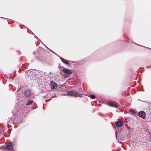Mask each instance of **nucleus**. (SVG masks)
I'll use <instances>...</instances> for the list:
<instances>
[{"label": "nucleus", "instance_id": "obj_4", "mask_svg": "<svg viewBox=\"0 0 151 151\" xmlns=\"http://www.w3.org/2000/svg\"><path fill=\"white\" fill-rule=\"evenodd\" d=\"M138 114L139 116L141 117L142 119H144L145 117L146 113L144 111H140L138 113Z\"/></svg>", "mask_w": 151, "mask_h": 151}, {"label": "nucleus", "instance_id": "obj_8", "mask_svg": "<svg viewBox=\"0 0 151 151\" xmlns=\"http://www.w3.org/2000/svg\"><path fill=\"white\" fill-rule=\"evenodd\" d=\"M25 95L27 97H28L29 98H30L31 97L30 96L31 95L29 91H27L25 92Z\"/></svg>", "mask_w": 151, "mask_h": 151}, {"label": "nucleus", "instance_id": "obj_10", "mask_svg": "<svg viewBox=\"0 0 151 151\" xmlns=\"http://www.w3.org/2000/svg\"><path fill=\"white\" fill-rule=\"evenodd\" d=\"M33 102V101H32L29 100H28V101H27V102L26 104V105L27 106H28L29 105H30Z\"/></svg>", "mask_w": 151, "mask_h": 151}, {"label": "nucleus", "instance_id": "obj_5", "mask_svg": "<svg viewBox=\"0 0 151 151\" xmlns=\"http://www.w3.org/2000/svg\"><path fill=\"white\" fill-rule=\"evenodd\" d=\"M116 125L117 127H121L124 124L123 121L119 120L115 122Z\"/></svg>", "mask_w": 151, "mask_h": 151}, {"label": "nucleus", "instance_id": "obj_16", "mask_svg": "<svg viewBox=\"0 0 151 151\" xmlns=\"http://www.w3.org/2000/svg\"><path fill=\"white\" fill-rule=\"evenodd\" d=\"M64 75L65 77L66 76V75L65 74H64Z\"/></svg>", "mask_w": 151, "mask_h": 151}, {"label": "nucleus", "instance_id": "obj_1", "mask_svg": "<svg viewBox=\"0 0 151 151\" xmlns=\"http://www.w3.org/2000/svg\"><path fill=\"white\" fill-rule=\"evenodd\" d=\"M67 94L69 95L73 96L74 97H81L82 94L78 93L76 91H67Z\"/></svg>", "mask_w": 151, "mask_h": 151}, {"label": "nucleus", "instance_id": "obj_2", "mask_svg": "<svg viewBox=\"0 0 151 151\" xmlns=\"http://www.w3.org/2000/svg\"><path fill=\"white\" fill-rule=\"evenodd\" d=\"M50 84L51 86V88L52 90L55 89L57 87V83L54 81H51Z\"/></svg>", "mask_w": 151, "mask_h": 151}, {"label": "nucleus", "instance_id": "obj_7", "mask_svg": "<svg viewBox=\"0 0 151 151\" xmlns=\"http://www.w3.org/2000/svg\"><path fill=\"white\" fill-rule=\"evenodd\" d=\"M107 104L108 105L110 106L114 107L116 108H117L118 107V106L114 105L112 103L108 102L107 103Z\"/></svg>", "mask_w": 151, "mask_h": 151}, {"label": "nucleus", "instance_id": "obj_6", "mask_svg": "<svg viewBox=\"0 0 151 151\" xmlns=\"http://www.w3.org/2000/svg\"><path fill=\"white\" fill-rule=\"evenodd\" d=\"M62 71L64 72L65 73H66L69 74H70L72 73V72L71 70H69L68 69L64 68L63 69Z\"/></svg>", "mask_w": 151, "mask_h": 151}, {"label": "nucleus", "instance_id": "obj_9", "mask_svg": "<svg viewBox=\"0 0 151 151\" xmlns=\"http://www.w3.org/2000/svg\"><path fill=\"white\" fill-rule=\"evenodd\" d=\"M60 59H61V60L62 61L63 63H64V64H65L66 65H68L69 63V62L68 61L66 60H65L63 58H60Z\"/></svg>", "mask_w": 151, "mask_h": 151}, {"label": "nucleus", "instance_id": "obj_11", "mask_svg": "<svg viewBox=\"0 0 151 151\" xmlns=\"http://www.w3.org/2000/svg\"><path fill=\"white\" fill-rule=\"evenodd\" d=\"M89 96L90 98H91L92 99H93L95 98L96 96L94 94H91L89 95Z\"/></svg>", "mask_w": 151, "mask_h": 151}, {"label": "nucleus", "instance_id": "obj_14", "mask_svg": "<svg viewBox=\"0 0 151 151\" xmlns=\"http://www.w3.org/2000/svg\"><path fill=\"white\" fill-rule=\"evenodd\" d=\"M20 110L22 111V109H19L18 110H17V112L18 111H19V110Z\"/></svg>", "mask_w": 151, "mask_h": 151}, {"label": "nucleus", "instance_id": "obj_12", "mask_svg": "<svg viewBox=\"0 0 151 151\" xmlns=\"http://www.w3.org/2000/svg\"><path fill=\"white\" fill-rule=\"evenodd\" d=\"M15 109H14V110L12 111V112L14 115L15 114L16 115L18 113V112H17V111H15Z\"/></svg>", "mask_w": 151, "mask_h": 151}, {"label": "nucleus", "instance_id": "obj_17", "mask_svg": "<svg viewBox=\"0 0 151 151\" xmlns=\"http://www.w3.org/2000/svg\"><path fill=\"white\" fill-rule=\"evenodd\" d=\"M47 100H45V101H46V102H47Z\"/></svg>", "mask_w": 151, "mask_h": 151}, {"label": "nucleus", "instance_id": "obj_15", "mask_svg": "<svg viewBox=\"0 0 151 151\" xmlns=\"http://www.w3.org/2000/svg\"><path fill=\"white\" fill-rule=\"evenodd\" d=\"M129 111L132 112H133V111L132 110H129Z\"/></svg>", "mask_w": 151, "mask_h": 151}, {"label": "nucleus", "instance_id": "obj_13", "mask_svg": "<svg viewBox=\"0 0 151 151\" xmlns=\"http://www.w3.org/2000/svg\"><path fill=\"white\" fill-rule=\"evenodd\" d=\"M62 94L63 95H68V94H67V93L66 94L62 93Z\"/></svg>", "mask_w": 151, "mask_h": 151}, {"label": "nucleus", "instance_id": "obj_3", "mask_svg": "<svg viewBox=\"0 0 151 151\" xmlns=\"http://www.w3.org/2000/svg\"><path fill=\"white\" fill-rule=\"evenodd\" d=\"M9 150V151H14L13 149V144L10 143L6 145V147H5Z\"/></svg>", "mask_w": 151, "mask_h": 151}]
</instances>
